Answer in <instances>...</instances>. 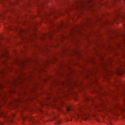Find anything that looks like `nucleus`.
Returning a JSON list of instances; mask_svg holds the SVG:
<instances>
[{"instance_id": "f257e3e1", "label": "nucleus", "mask_w": 125, "mask_h": 125, "mask_svg": "<svg viewBox=\"0 0 125 125\" xmlns=\"http://www.w3.org/2000/svg\"><path fill=\"white\" fill-rule=\"evenodd\" d=\"M93 1H94V0H87L86 1L80 4L76 2L75 5H74V7L75 9H78V8H81V9H85V8L91 7V4Z\"/></svg>"}, {"instance_id": "f03ea898", "label": "nucleus", "mask_w": 125, "mask_h": 125, "mask_svg": "<svg viewBox=\"0 0 125 125\" xmlns=\"http://www.w3.org/2000/svg\"><path fill=\"white\" fill-rule=\"evenodd\" d=\"M85 115L83 113V110L82 109L78 110L75 114L73 115V118H76V119L78 118H83L85 117Z\"/></svg>"}, {"instance_id": "7ed1b4c3", "label": "nucleus", "mask_w": 125, "mask_h": 125, "mask_svg": "<svg viewBox=\"0 0 125 125\" xmlns=\"http://www.w3.org/2000/svg\"><path fill=\"white\" fill-rule=\"evenodd\" d=\"M67 111L68 112H69V111H71V108H70V107H67Z\"/></svg>"}, {"instance_id": "20e7f679", "label": "nucleus", "mask_w": 125, "mask_h": 125, "mask_svg": "<svg viewBox=\"0 0 125 125\" xmlns=\"http://www.w3.org/2000/svg\"><path fill=\"white\" fill-rule=\"evenodd\" d=\"M120 72H121V70H118L117 71V73H118V74H120Z\"/></svg>"}, {"instance_id": "39448f33", "label": "nucleus", "mask_w": 125, "mask_h": 125, "mask_svg": "<svg viewBox=\"0 0 125 125\" xmlns=\"http://www.w3.org/2000/svg\"><path fill=\"white\" fill-rule=\"evenodd\" d=\"M29 119L30 120H31V121H33V120L34 119L33 117L30 118Z\"/></svg>"}, {"instance_id": "423d86ee", "label": "nucleus", "mask_w": 125, "mask_h": 125, "mask_svg": "<svg viewBox=\"0 0 125 125\" xmlns=\"http://www.w3.org/2000/svg\"><path fill=\"white\" fill-rule=\"evenodd\" d=\"M25 119H27V117L23 118V120H25Z\"/></svg>"}, {"instance_id": "0eeeda50", "label": "nucleus", "mask_w": 125, "mask_h": 125, "mask_svg": "<svg viewBox=\"0 0 125 125\" xmlns=\"http://www.w3.org/2000/svg\"><path fill=\"white\" fill-rule=\"evenodd\" d=\"M59 124H60V122H58V124L59 125Z\"/></svg>"}]
</instances>
